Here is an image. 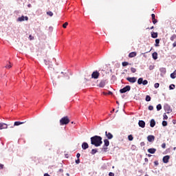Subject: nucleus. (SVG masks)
<instances>
[{
  "instance_id": "nucleus-18",
  "label": "nucleus",
  "mask_w": 176,
  "mask_h": 176,
  "mask_svg": "<svg viewBox=\"0 0 176 176\" xmlns=\"http://www.w3.org/2000/svg\"><path fill=\"white\" fill-rule=\"evenodd\" d=\"M135 56H137V53L135 52H131L129 55V57H130L131 58L133 57H135Z\"/></svg>"
},
{
  "instance_id": "nucleus-2",
  "label": "nucleus",
  "mask_w": 176,
  "mask_h": 176,
  "mask_svg": "<svg viewBox=\"0 0 176 176\" xmlns=\"http://www.w3.org/2000/svg\"><path fill=\"white\" fill-rule=\"evenodd\" d=\"M69 123V119L67 116L63 117L60 120V126H63V124H68Z\"/></svg>"
},
{
  "instance_id": "nucleus-38",
  "label": "nucleus",
  "mask_w": 176,
  "mask_h": 176,
  "mask_svg": "<svg viewBox=\"0 0 176 176\" xmlns=\"http://www.w3.org/2000/svg\"><path fill=\"white\" fill-rule=\"evenodd\" d=\"M149 69H150V71H152V69H155V66L154 65H150L149 66Z\"/></svg>"
},
{
  "instance_id": "nucleus-63",
  "label": "nucleus",
  "mask_w": 176,
  "mask_h": 176,
  "mask_svg": "<svg viewBox=\"0 0 176 176\" xmlns=\"http://www.w3.org/2000/svg\"><path fill=\"white\" fill-rule=\"evenodd\" d=\"M135 146H133V147H135Z\"/></svg>"
},
{
  "instance_id": "nucleus-45",
  "label": "nucleus",
  "mask_w": 176,
  "mask_h": 176,
  "mask_svg": "<svg viewBox=\"0 0 176 176\" xmlns=\"http://www.w3.org/2000/svg\"><path fill=\"white\" fill-rule=\"evenodd\" d=\"M162 148H163V149L166 148V144H165V143H163V144H162Z\"/></svg>"
},
{
  "instance_id": "nucleus-41",
  "label": "nucleus",
  "mask_w": 176,
  "mask_h": 176,
  "mask_svg": "<svg viewBox=\"0 0 176 176\" xmlns=\"http://www.w3.org/2000/svg\"><path fill=\"white\" fill-rule=\"evenodd\" d=\"M148 109L149 111H153V106H149Z\"/></svg>"
},
{
  "instance_id": "nucleus-34",
  "label": "nucleus",
  "mask_w": 176,
  "mask_h": 176,
  "mask_svg": "<svg viewBox=\"0 0 176 176\" xmlns=\"http://www.w3.org/2000/svg\"><path fill=\"white\" fill-rule=\"evenodd\" d=\"M47 14L48 16H50V17H52V16H53V13L52 12V11L47 12Z\"/></svg>"
},
{
  "instance_id": "nucleus-6",
  "label": "nucleus",
  "mask_w": 176,
  "mask_h": 176,
  "mask_svg": "<svg viewBox=\"0 0 176 176\" xmlns=\"http://www.w3.org/2000/svg\"><path fill=\"white\" fill-rule=\"evenodd\" d=\"M98 76H100V73L98 71H95L91 74V78L94 79H98Z\"/></svg>"
},
{
  "instance_id": "nucleus-11",
  "label": "nucleus",
  "mask_w": 176,
  "mask_h": 176,
  "mask_svg": "<svg viewBox=\"0 0 176 176\" xmlns=\"http://www.w3.org/2000/svg\"><path fill=\"white\" fill-rule=\"evenodd\" d=\"M138 125L140 127H142V129H144L145 127V122L144 120H139Z\"/></svg>"
},
{
  "instance_id": "nucleus-22",
  "label": "nucleus",
  "mask_w": 176,
  "mask_h": 176,
  "mask_svg": "<svg viewBox=\"0 0 176 176\" xmlns=\"http://www.w3.org/2000/svg\"><path fill=\"white\" fill-rule=\"evenodd\" d=\"M160 72H162V74H165L166 73V68L164 67H162L160 69Z\"/></svg>"
},
{
  "instance_id": "nucleus-53",
  "label": "nucleus",
  "mask_w": 176,
  "mask_h": 176,
  "mask_svg": "<svg viewBox=\"0 0 176 176\" xmlns=\"http://www.w3.org/2000/svg\"><path fill=\"white\" fill-rule=\"evenodd\" d=\"M44 176H50V175L47 173H45V174H44Z\"/></svg>"
},
{
  "instance_id": "nucleus-12",
  "label": "nucleus",
  "mask_w": 176,
  "mask_h": 176,
  "mask_svg": "<svg viewBox=\"0 0 176 176\" xmlns=\"http://www.w3.org/2000/svg\"><path fill=\"white\" fill-rule=\"evenodd\" d=\"M3 129H8V124L6 123L0 122V130H3Z\"/></svg>"
},
{
  "instance_id": "nucleus-52",
  "label": "nucleus",
  "mask_w": 176,
  "mask_h": 176,
  "mask_svg": "<svg viewBox=\"0 0 176 176\" xmlns=\"http://www.w3.org/2000/svg\"><path fill=\"white\" fill-rule=\"evenodd\" d=\"M107 148H103V150L104 152H107Z\"/></svg>"
},
{
  "instance_id": "nucleus-23",
  "label": "nucleus",
  "mask_w": 176,
  "mask_h": 176,
  "mask_svg": "<svg viewBox=\"0 0 176 176\" xmlns=\"http://www.w3.org/2000/svg\"><path fill=\"white\" fill-rule=\"evenodd\" d=\"M175 88V85L174 84H172L169 86L170 90H174Z\"/></svg>"
},
{
  "instance_id": "nucleus-27",
  "label": "nucleus",
  "mask_w": 176,
  "mask_h": 176,
  "mask_svg": "<svg viewBox=\"0 0 176 176\" xmlns=\"http://www.w3.org/2000/svg\"><path fill=\"white\" fill-rule=\"evenodd\" d=\"M128 139H129V141H133V140H134V138L133 137L132 135H129L128 136Z\"/></svg>"
},
{
  "instance_id": "nucleus-4",
  "label": "nucleus",
  "mask_w": 176,
  "mask_h": 176,
  "mask_svg": "<svg viewBox=\"0 0 176 176\" xmlns=\"http://www.w3.org/2000/svg\"><path fill=\"white\" fill-rule=\"evenodd\" d=\"M126 80H128V82H130V83H135L137 82V78L136 77H128V78H126Z\"/></svg>"
},
{
  "instance_id": "nucleus-64",
  "label": "nucleus",
  "mask_w": 176,
  "mask_h": 176,
  "mask_svg": "<svg viewBox=\"0 0 176 176\" xmlns=\"http://www.w3.org/2000/svg\"><path fill=\"white\" fill-rule=\"evenodd\" d=\"M67 175H69V174L67 173Z\"/></svg>"
},
{
  "instance_id": "nucleus-51",
  "label": "nucleus",
  "mask_w": 176,
  "mask_h": 176,
  "mask_svg": "<svg viewBox=\"0 0 176 176\" xmlns=\"http://www.w3.org/2000/svg\"><path fill=\"white\" fill-rule=\"evenodd\" d=\"M0 168H3V165L0 164Z\"/></svg>"
},
{
  "instance_id": "nucleus-56",
  "label": "nucleus",
  "mask_w": 176,
  "mask_h": 176,
  "mask_svg": "<svg viewBox=\"0 0 176 176\" xmlns=\"http://www.w3.org/2000/svg\"><path fill=\"white\" fill-rule=\"evenodd\" d=\"M45 64H47V61H46V60H44Z\"/></svg>"
},
{
  "instance_id": "nucleus-59",
  "label": "nucleus",
  "mask_w": 176,
  "mask_h": 176,
  "mask_svg": "<svg viewBox=\"0 0 176 176\" xmlns=\"http://www.w3.org/2000/svg\"><path fill=\"white\" fill-rule=\"evenodd\" d=\"M141 145H144V144H143V143H141Z\"/></svg>"
},
{
  "instance_id": "nucleus-30",
  "label": "nucleus",
  "mask_w": 176,
  "mask_h": 176,
  "mask_svg": "<svg viewBox=\"0 0 176 176\" xmlns=\"http://www.w3.org/2000/svg\"><path fill=\"white\" fill-rule=\"evenodd\" d=\"M175 39H176V34H173V35L170 37V41H174Z\"/></svg>"
},
{
  "instance_id": "nucleus-54",
  "label": "nucleus",
  "mask_w": 176,
  "mask_h": 176,
  "mask_svg": "<svg viewBox=\"0 0 176 176\" xmlns=\"http://www.w3.org/2000/svg\"><path fill=\"white\" fill-rule=\"evenodd\" d=\"M28 8H31V4H28Z\"/></svg>"
},
{
  "instance_id": "nucleus-50",
  "label": "nucleus",
  "mask_w": 176,
  "mask_h": 176,
  "mask_svg": "<svg viewBox=\"0 0 176 176\" xmlns=\"http://www.w3.org/2000/svg\"><path fill=\"white\" fill-rule=\"evenodd\" d=\"M173 47H176V42L173 43Z\"/></svg>"
},
{
  "instance_id": "nucleus-36",
  "label": "nucleus",
  "mask_w": 176,
  "mask_h": 176,
  "mask_svg": "<svg viewBox=\"0 0 176 176\" xmlns=\"http://www.w3.org/2000/svg\"><path fill=\"white\" fill-rule=\"evenodd\" d=\"M159 86H160V85L159 83H157V82L154 85V87L155 89H158Z\"/></svg>"
},
{
  "instance_id": "nucleus-21",
  "label": "nucleus",
  "mask_w": 176,
  "mask_h": 176,
  "mask_svg": "<svg viewBox=\"0 0 176 176\" xmlns=\"http://www.w3.org/2000/svg\"><path fill=\"white\" fill-rule=\"evenodd\" d=\"M143 82H144V78H140L138 80V85H142Z\"/></svg>"
},
{
  "instance_id": "nucleus-62",
  "label": "nucleus",
  "mask_w": 176,
  "mask_h": 176,
  "mask_svg": "<svg viewBox=\"0 0 176 176\" xmlns=\"http://www.w3.org/2000/svg\"><path fill=\"white\" fill-rule=\"evenodd\" d=\"M117 104H119V102H117Z\"/></svg>"
},
{
  "instance_id": "nucleus-44",
  "label": "nucleus",
  "mask_w": 176,
  "mask_h": 176,
  "mask_svg": "<svg viewBox=\"0 0 176 176\" xmlns=\"http://www.w3.org/2000/svg\"><path fill=\"white\" fill-rule=\"evenodd\" d=\"M153 24H156V23H157V20H156V19H153Z\"/></svg>"
},
{
  "instance_id": "nucleus-46",
  "label": "nucleus",
  "mask_w": 176,
  "mask_h": 176,
  "mask_svg": "<svg viewBox=\"0 0 176 176\" xmlns=\"http://www.w3.org/2000/svg\"><path fill=\"white\" fill-rule=\"evenodd\" d=\"M152 20H155V14H151Z\"/></svg>"
},
{
  "instance_id": "nucleus-39",
  "label": "nucleus",
  "mask_w": 176,
  "mask_h": 176,
  "mask_svg": "<svg viewBox=\"0 0 176 176\" xmlns=\"http://www.w3.org/2000/svg\"><path fill=\"white\" fill-rule=\"evenodd\" d=\"M168 119V117L167 116V115H166V113L164 114V120H167Z\"/></svg>"
},
{
  "instance_id": "nucleus-48",
  "label": "nucleus",
  "mask_w": 176,
  "mask_h": 176,
  "mask_svg": "<svg viewBox=\"0 0 176 176\" xmlns=\"http://www.w3.org/2000/svg\"><path fill=\"white\" fill-rule=\"evenodd\" d=\"M29 38L30 41H32V39H34V36H32V35H30Z\"/></svg>"
},
{
  "instance_id": "nucleus-49",
  "label": "nucleus",
  "mask_w": 176,
  "mask_h": 176,
  "mask_svg": "<svg viewBox=\"0 0 176 176\" xmlns=\"http://www.w3.org/2000/svg\"><path fill=\"white\" fill-rule=\"evenodd\" d=\"M6 68H12V65H8L6 66Z\"/></svg>"
},
{
  "instance_id": "nucleus-35",
  "label": "nucleus",
  "mask_w": 176,
  "mask_h": 176,
  "mask_svg": "<svg viewBox=\"0 0 176 176\" xmlns=\"http://www.w3.org/2000/svg\"><path fill=\"white\" fill-rule=\"evenodd\" d=\"M142 84L144 85V86H145L146 85H148V80H143V82Z\"/></svg>"
},
{
  "instance_id": "nucleus-24",
  "label": "nucleus",
  "mask_w": 176,
  "mask_h": 176,
  "mask_svg": "<svg viewBox=\"0 0 176 176\" xmlns=\"http://www.w3.org/2000/svg\"><path fill=\"white\" fill-rule=\"evenodd\" d=\"M97 152H98L97 149L93 148L91 151V155H96V153H97Z\"/></svg>"
},
{
  "instance_id": "nucleus-29",
  "label": "nucleus",
  "mask_w": 176,
  "mask_h": 176,
  "mask_svg": "<svg viewBox=\"0 0 176 176\" xmlns=\"http://www.w3.org/2000/svg\"><path fill=\"white\" fill-rule=\"evenodd\" d=\"M155 46L157 47L159 46V43H160V40H159L158 38L155 40Z\"/></svg>"
},
{
  "instance_id": "nucleus-14",
  "label": "nucleus",
  "mask_w": 176,
  "mask_h": 176,
  "mask_svg": "<svg viewBox=\"0 0 176 176\" xmlns=\"http://www.w3.org/2000/svg\"><path fill=\"white\" fill-rule=\"evenodd\" d=\"M170 160V155H166L163 157L164 163H167Z\"/></svg>"
},
{
  "instance_id": "nucleus-25",
  "label": "nucleus",
  "mask_w": 176,
  "mask_h": 176,
  "mask_svg": "<svg viewBox=\"0 0 176 176\" xmlns=\"http://www.w3.org/2000/svg\"><path fill=\"white\" fill-rule=\"evenodd\" d=\"M131 71L133 74H135V72H137V69L134 67H131Z\"/></svg>"
},
{
  "instance_id": "nucleus-61",
  "label": "nucleus",
  "mask_w": 176,
  "mask_h": 176,
  "mask_svg": "<svg viewBox=\"0 0 176 176\" xmlns=\"http://www.w3.org/2000/svg\"><path fill=\"white\" fill-rule=\"evenodd\" d=\"M173 149H174V151H175V147Z\"/></svg>"
},
{
  "instance_id": "nucleus-5",
  "label": "nucleus",
  "mask_w": 176,
  "mask_h": 176,
  "mask_svg": "<svg viewBox=\"0 0 176 176\" xmlns=\"http://www.w3.org/2000/svg\"><path fill=\"white\" fill-rule=\"evenodd\" d=\"M16 21H20V22L28 21V16H20L16 19Z\"/></svg>"
},
{
  "instance_id": "nucleus-26",
  "label": "nucleus",
  "mask_w": 176,
  "mask_h": 176,
  "mask_svg": "<svg viewBox=\"0 0 176 176\" xmlns=\"http://www.w3.org/2000/svg\"><path fill=\"white\" fill-rule=\"evenodd\" d=\"M103 94H104V96H107V95H112V92L111 91H109L108 92H104Z\"/></svg>"
},
{
  "instance_id": "nucleus-33",
  "label": "nucleus",
  "mask_w": 176,
  "mask_h": 176,
  "mask_svg": "<svg viewBox=\"0 0 176 176\" xmlns=\"http://www.w3.org/2000/svg\"><path fill=\"white\" fill-rule=\"evenodd\" d=\"M146 101H147V102H149V101H151V96H146Z\"/></svg>"
},
{
  "instance_id": "nucleus-10",
  "label": "nucleus",
  "mask_w": 176,
  "mask_h": 176,
  "mask_svg": "<svg viewBox=\"0 0 176 176\" xmlns=\"http://www.w3.org/2000/svg\"><path fill=\"white\" fill-rule=\"evenodd\" d=\"M105 85H107V80H102L99 83V87H104L105 86Z\"/></svg>"
},
{
  "instance_id": "nucleus-55",
  "label": "nucleus",
  "mask_w": 176,
  "mask_h": 176,
  "mask_svg": "<svg viewBox=\"0 0 176 176\" xmlns=\"http://www.w3.org/2000/svg\"><path fill=\"white\" fill-rule=\"evenodd\" d=\"M145 162H148V158H145Z\"/></svg>"
},
{
  "instance_id": "nucleus-20",
  "label": "nucleus",
  "mask_w": 176,
  "mask_h": 176,
  "mask_svg": "<svg viewBox=\"0 0 176 176\" xmlns=\"http://www.w3.org/2000/svg\"><path fill=\"white\" fill-rule=\"evenodd\" d=\"M152 56L154 60H157V52L153 53Z\"/></svg>"
},
{
  "instance_id": "nucleus-17",
  "label": "nucleus",
  "mask_w": 176,
  "mask_h": 176,
  "mask_svg": "<svg viewBox=\"0 0 176 176\" xmlns=\"http://www.w3.org/2000/svg\"><path fill=\"white\" fill-rule=\"evenodd\" d=\"M25 122H15L14 126H20V124H24Z\"/></svg>"
},
{
  "instance_id": "nucleus-19",
  "label": "nucleus",
  "mask_w": 176,
  "mask_h": 176,
  "mask_svg": "<svg viewBox=\"0 0 176 176\" xmlns=\"http://www.w3.org/2000/svg\"><path fill=\"white\" fill-rule=\"evenodd\" d=\"M104 146H109V140H108L107 139H105L104 140Z\"/></svg>"
},
{
  "instance_id": "nucleus-28",
  "label": "nucleus",
  "mask_w": 176,
  "mask_h": 176,
  "mask_svg": "<svg viewBox=\"0 0 176 176\" xmlns=\"http://www.w3.org/2000/svg\"><path fill=\"white\" fill-rule=\"evenodd\" d=\"M151 36H152V38H157V33H155V32L152 33Z\"/></svg>"
},
{
  "instance_id": "nucleus-37",
  "label": "nucleus",
  "mask_w": 176,
  "mask_h": 176,
  "mask_svg": "<svg viewBox=\"0 0 176 176\" xmlns=\"http://www.w3.org/2000/svg\"><path fill=\"white\" fill-rule=\"evenodd\" d=\"M162 126H164V127H166V126H167V122L166 121H163L162 122Z\"/></svg>"
},
{
  "instance_id": "nucleus-16",
  "label": "nucleus",
  "mask_w": 176,
  "mask_h": 176,
  "mask_svg": "<svg viewBox=\"0 0 176 176\" xmlns=\"http://www.w3.org/2000/svg\"><path fill=\"white\" fill-rule=\"evenodd\" d=\"M156 125V122L155 121V120L152 119L150 122V126L151 127H153L154 126Z\"/></svg>"
},
{
  "instance_id": "nucleus-60",
  "label": "nucleus",
  "mask_w": 176,
  "mask_h": 176,
  "mask_svg": "<svg viewBox=\"0 0 176 176\" xmlns=\"http://www.w3.org/2000/svg\"><path fill=\"white\" fill-rule=\"evenodd\" d=\"M141 145H144V144H143V143H141Z\"/></svg>"
},
{
  "instance_id": "nucleus-3",
  "label": "nucleus",
  "mask_w": 176,
  "mask_h": 176,
  "mask_svg": "<svg viewBox=\"0 0 176 176\" xmlns=\"http://www.w3.org/2000/svg\"><path fill=\"white\" fill-rule=\"evenodd\" d=\"M131 89V87H130V85H126V87L120 90V93H126V91H130Z\"/></svg>"
},
{
  "instance_id": "nucleus-58",
  "label": "nucleus",
  "mask_w": 176,
  "mask_h": 176,
  "mask_svg": "<svg viewBox=\"0 0 176 176\" xmlns=\"http://www.w3.org/2000/svg\"><path fill=\"white\" fill-rule=\"evenodd\" d=\"M148 157H151V155H150V154H148Z\"/></svg>"
},
{
  "instance_id": "nucleus-13",
  "label": "nucleus",
  "mask_w": 176,
  "mask_h": 176,
  "mask_svg": "<svg viewBox=\"0 0 176 176\" xmlns=\"http://www.w3.org/2000/svg\"><path fill=\"white\" fill-rule=\"evenodd\" d=\"M82 148L84 150H86L89 148V144H87V142H83L82 144Z\"/></svg>"
},
{
  "instance_id": "nucleus-42",
  "label": "nucleus",
  "mask_w": 176,
  "mask_h": 176,
  "mask_svg": "<svg viewBox=\"0 0 176 176\" xmlns=\"http://www.w3.org/2000/svg\"><path fill=\"white\" fill-rule=\"evenodd\" d=\"M76 164H79L80 163V160L78 159L77 160H76Z\"/></svg>"
},
{
  "instance_id": "nucleus-8",
  "label": "nucleus",
  "mask_w": 176,
  "mask_h": 176,
  "mask_svg": "<svg viewBox=\"0 0 176 176\" xmlns=\"http://www.w3.org/2000/svg\"><path fill=\"white\" fill-rule=\"evenodd\" d=\"M105 135L107 137L108 140H112L113 138V135L111 133L105 132Z\"/></svg>"
},
{
  "instance_id": "nucleus-7",
  "label": "nucleus",
  "mask_w": 176,
  "mask_h": 176,
  "mask_svg": "<svg viewBox=\"0 0 176 176\" xmlns=\"http://www.w3.org/2000/svg\"><path fill=\"white\" fill-rule=\"evenodd\" d=\"M164 108L167 113H171V112H173V110L171 109V108H170V106L167 104L165 105Z\"/></svg>"
},
{
  "instance_id": "nucleus-57",
  "label": "nucleus",
  "mask_w": 176,
  "mask_h": 176,
  "mask_svg": "<svg viewBox=\"0 0 176 176\" xmlns=\"http://www.w3.org/2000/svg\"><path fill=\"white\" fill-rule=\"evenodd\" d=\"M151 30H153V26H152V27L151 28Z\"/></svg>"
},
{
  "instance_id": "nucleus-47",
  "label": "nucleus",
  "mask_w": 176,
  "mask_h": 176,
  "mask_svg": "<svg viewBox=\"0 0 176 176\" xmlns=\"http://www.w3.org/2000/svg\"><path fill=\"white\" fill-rule=\"evenodd\" d=\"M76 157L77 159H79V157H80V153H77Z\"/></svg>"
},
{
  "instance_id": "nucleus-1",
  "label": "nucleus",
  "mask_w": 176,
  "mask_h": 176,
  "mask_svg": "<svg viewBox=\"0 0 176 176\" xmlns=\"http://www.w3.org/2000/svg\"><path fill=\"white\" fill-rule=\"evenodd\" d=\"M91 144L94 146H101L102 144V138L98 135H95L91 138Z\"/></svg>"
},
{
  "instance_id": "nucleus-40",
  "label": "nucleus",
  "mask_w": 176,
  "mask_h": 176,
  "mask_svg": "<svg viewBox=\"0 0 176 176\" xmlns=\"http://www.w3.org/2000/svg\"><path fill=\"white\" fill-rule=\"evenodd\" d=\"M67 25H68L67 22L65 23L63 25V28H67Z\"/></svg>"
},
{
  "instance_id": "nucleus-32",
  "label": "nucleus",
  "mask_w": 176,
  "mask_h": 176,
  "mask_svg": "<svg viewBox=\"0 0 176 176\" xmlns=\"http://www.w3.org/2000/svg\"><path fill=\"white\" fill-rule=\"evenodd\" d=\"M127 65H129V63L128 62H123L122 63V67H127Z\"/></svg>"
},
{
  "instance_id": "nucleus-15",
  "label": "nucleus",
  "mask_w": 176,
  "mask_h": 176,
  "mask_svg": "<svg viewBox=\"0 0 176 176\" xmlns=\"http://www.w3.org/2000/svg\"><path fill=\"white\" fill-rule=\"evenodd\" d=\"M148 153H151L152 155H153V153L156 152V148H148Z\"/></svg>"
},
{
  "instance_id": "nucleus-31",
  "label": "nucleus",
  "mask_w": 176,
  "mask_h": 176,
  "mask_svg": "<svg viewBox=\"0 0 176 176\" xmlns=\"http://www.w3.org/2000/svg\"><path fill=\"white\" fill-rule=\"evenodd\" d=\"M162 109V104H158L157 105V111H160Z\"/></svg>"
},
{
  "instance_id": "nucleus-9",
  "label": "nucleus",
  "mask_w": 176,
  "mask_h": 176,
  "mask_svg": "<svg viewBox=\"0 0 176 176\" xmlns=\"http://www.w3.org/2000/svg\"><path fill=\"white\" fill-rule=\"evenodd\" d=\"M147 140L148 142H153L155 141V136L153 135H148L147 137Z\"/></svg>"
},
{
  "instance_id": "nucleus-43",
  "label": "nucleus",
  "mask_w": 176,
  "mask_h": 176,
  "mask_svg": "<svg viewBox=\"0 0 176 176\" xmlns=\"http://www.w3.org/2000/svg\"><path fill=\"white\" fill-rule=\"evenodd\" d=\"M109 176H115V173H112V172H110V173H109Z\"/></svg>"
}]
</instances>
